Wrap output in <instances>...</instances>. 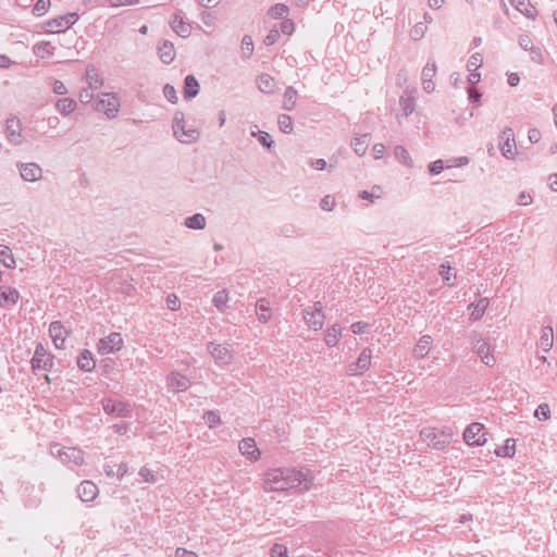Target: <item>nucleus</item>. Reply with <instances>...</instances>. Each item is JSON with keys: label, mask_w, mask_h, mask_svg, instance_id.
<instances>
[{"label": "nucleus", "mask_w": 557, "mask_h": 557, "mask_svg": "<svg viewBox=\"0 0 557 557\" xmlns=\"http://www.w3.org/2000/svg\"><path fill=\"white\" fill-rule=\"evenodd\" d=\"M312 480L308 469H270L265 473L263 490L264 492L302 493L311 487Z\"/></svg>", "instance_id": "f257e3e1"}, {"label": "nucleus", "mask_w": 557, "mask_h": 557, "mask_svg": "<svg viewBox=\"0 0 557 557\" xmlns=\"http://www.w3.org/2000/svg\"><path fill=\"white\" fill-rule=\"evenodd\" d=\"M172 128L175 138L183 144H193L199 138L198 129L193 126L187 127L183 112L177 111L174 114Z\"/></svg>", "instance_id": "f03ea898"}, {"label": "nucleus", "mask_w": 557, "mask_h": 557, "mask_svg": "<svg viewBox=\"0 0 557 557\" xmlns=\"http://www.w3.org/2000/svg\"><path fill=\"white\" fill-rule=\"evenodd\" d=\"M52 456L59 458L63 463L78 467L84 463V451L77 447H64L59 443H53L50 446Z\"/></svg>", "instance_id": "7ed1b4c3"}, {"label": "nucleus", "mask_w": 557, "mask_h": 557, "mask_svg": "<svg viewBox=\"0 0 557 557\" xmlns=\"http://www.w3.org/2000/svg\"><path fill=\"white\" fill-rule=\"evenodd\" d=\"M451 432L436 431L433 428H424L420 432L421 440L426 443L429 447L441 450L448 446L451 442Z\"/></svg>", "instance_id": "20e7f679"}, {"label": "nucleus", "mask_w": 557, "mask_h": 557, "mask_svg": "<svg viewBox=\"0 0 557 557\" xmlns=\"http://www.w3.org/2000/svg\"><path fill=\"white\" fill-rule=\"evenodd\" d=\"M78 17L79 16L77 13L71 12L64 15L50 18L45 23L44 29L46 33L50 34L63 33L71 28L78 21Z\"/></svg>", "instance_id": "39448f33"}, {"label": "nucleus", "mask_w": 557, "mask_h": 557, "mask_svg": "<svg viewBox=\"0 0 557 557\" xmlns=\"http://www.w3.org/2000/svg\"><path fill=\"white\" fill-rule=\"evenodd\" d=\"M94 109L104 113L108 119H114L120 111V100L114 94H101L95 102Z\"/></svg>", "instance_id": "423d86ee"}, {"label": "nucleus", "mask_w": 557, "mask_h": 557, "mask_svg": "<svg viewBox=\"0 0 557 557\" xmlns=\"http://www.w3.org/2000/svg\"><path fill=\"white\" fill-rule=\"evenodd\" d=\"M207 350L218 366H228L233 361L234 352L230 344H215L213 342H209Z\"/></svg>", "instance_id": "0eeeda50"}, {"label": "nucleus", "mask_w": 557, "mask_h": 557, "mask_svg": "<svg viewBox=\"0 0 557 557\" xmlns=\"http://www.w3.org/2000/svg\"><path fill=\"white\" fill-rule=\"evenodd\" d=\"M30 363L35 374L40 370L50 371L53 366V356L47 351L42 344H37Z\"/></svg>", "instance_id": "6e6552de"}, {"label": "nucleus", "mask_w": 557, "mask_h": 557, "mask_svg": "<svg viewBox=\"0 0 557 557\" xmlns=\"http://www.w3.org/2000/svg\"><path fill=\"white\" fill-rule=\"evenodd\" d=\"M102 408L107 414H111L120 418L131 417L133 412V406L128 401L116 400L107 398L102 400Z\"/></svg>", "instance_id": "1a4fd4ad"}, {"label": "nucleus", "mask_w": 557, "mask_h": 557, "mask_svg": "<svg viewBox=\"0 0 557 557\" xmlns=\"http://www.w3.org/2000/svg\"><path fill=\"white\" fill-rule=\"evenodd\" d=\"M325 315L323 313V307L320 301L315 302L312 307L304 309V320L307 325L314 330H321L324 325Z\"/></svg>", "instance_id": "9d476101"}, {"label": "nucleus", "mask_w": 557, "mask_h": 557, "mask_svg": "<svg viewBox=\"0 0 557 557\" xmlns=\"http://www.w3.org/2000/svg\"><path fill=\"white\" fill-rule=\"evenodd\" d=\"M485 428L482 423L473 422L463 432V441L470 446H482L486 443Z\"/></svg>", "instance_id": "9b49d317"}, {"label": "nucleus", "mask_w": 557, "mask_h": 557, "mask_svg": "<svg viewBox=\"0 0 557 557\" xmlns=\"http://www.w3.org/2000/svg\"><path fill=\"white\" fill-rule=\"evenodd\" d=\"M5 136L10 144L14 146L24 143L23 126L16 116H11L5 122Z\"/></svg>", "instance_id": "f8f14e48"}, {"label": "nucleus", "mask_w": 557, "mask_h": 557, "mask_svg": "<svg viewBox=\"0 0 557 557\" xmlns=\"http://www.w3.org/2000/svg\"><path fill=\"white\" fill-rule=\"evenodd\" d=\"M123 343L122 335L117 332H113L98 342V352L107 355L119 351L123 347Z\"/></svg>", "instance_id": "ddd939ff"}, {"label": "nucleus", "mask_w": 557, "mask_h": 557, "mask_svg": "<svg viewBox=\"0 0 557 557\" xmlns=\"http://www.w3.org/2000/svg\"><path fill=\"white\" fill-rule=\"evenodd\" d=\"M502 143L499 149L502 154L508 159L513 160L516 158V140L515 133L511 127H505L500 135Z\"/></svg>", "instance_id": "4468645a"}, {"label": "nucleus", "mask_w": 557, "mask_h": 557, "mask_svg": "<svg viewBox=\"0 0 557 557\" xmlns=\"http://www.w3.org/2000/svg\"><path fill=\"white\" fill-rule=\"evenodd\" d=\"M20 292L15 287L0 285V307L11 310L20 300Z\"/></svg>", "instance_id": "2eb2a0df"}, {"label": "nucleus", "mask_w": 557, "mask_h": 557, "mask_svg": "<svg viewBox=\"0 0 557 557\" xmlns=\"http://www.w3.org/2000/svg\"><path fill=\"white\" fill-rule=\"evenodd\" d=\"M371 364V350L363 349L359 355L356 362L350 363L347 367V373L349 375H360L366 372Z\"/></svg>", "instance_id": "dca6fc26"}, {"label": "nucleus", "mask_w": 557, "mask_h": 557, "mask_svg": "<svg viewBox=\"0 0 557 557\" xmlns=\"http://www.w3.org/2000/svg\"><path fill=\"white\" fill-rule=\"evenodd\" d=\"M238 449L251 462L260 459L261 451L257 447L256 441L251 437L243 438L238 444Z\"/></svg>", "instance_id": "f3484780"}, {"label": "nucleus", "mask_w": 557, "mask_h": 557, "mask_svg": "<svg viewBox=\"0 0 557 557\" xmlns=\"http://www.w3.org/2000/svg\"><path fill=\"white\" fill-rule=\"evenodd\" d=\"M21 176L26 182H36L42 177L41 168L35 162L17 163Z\"/></svg>", "instance_id": "a211bd4d"}, {"label": "nucleus", "mask_w": 557, "mask_h": 557, "mask_svg": "<svg viewBox=\"0 0 557 557\" xmlns=\"http://www.w3.org/2000/svg\"><path fill=\"white\" fill-rule=\"evenodd\" d=\"M49 335L58 349L64 348L67 331L60 321H53L49 325Z\"/></svg>", "instance_id": "6ab92c4d"}, {"label": "nucleus", "mask_w": 557, "mask_h": 557, "mask_svg": "<svg viewBox=\"0 0 557 557\" xmlns=\"http://www.w3.org/2000/svg\"><path fill=\"white\" fill-rule=\"evenodd\" d=\"M472 349L481 358L483 363L486 366L494 364L495 358L492 354H490V345L483 338H478L474 341Z\"/></svg>", "instance_id": "aec40b11"}, {"label": "nucleus", "mask_w": 557, "mask_h": 557, "mask_svg": "<svg viewBox=\"0 0 557 557\" xmlns=\"http://www.w3.org/2000/svg\"><path fill=\"white\" fill-rule=\"evenodd\" d=\"M399 107L400 114H397V119L399 120L401 116L407 117L414 111L416 108V98L412 91L405 90L404 95L399 98Z\"/></svg>", "instance_id": "412c9836"}, {"label": "nucleus", "mask_w": 557, "mask_h": 557, "mask_svg": "<svg viewBox=\"0 0 557 557\" xmlns=\"http://www.w3.org/2000/svg\"><path fill=\"white\" fill-rule=\"evenodd\" d=\"M77 494L82 502H92L98 496L99 488L92 481L85 480L79 484Z\"/></svg>", "instance_id": "4be33fe9"}, {"label": "nucleus", "mask_w": 557, "mask_h": 557, "mask_svg": "<svg viewBox=\"0 0 557 557\" xmlns=\"http://www.w3.org/2000/svg\"><path fill=\"white\" fill-rule=\"evenodd\" d=\"M168 386L172 388L174 392H184L188 389L190 386V381L187 376L178 373V372H171L168 375Z\"/></svg>", "instance_id": "5701e85b"}, {"label": "nucleus", "mask_w": 557, "mask_h": 557, "mask_svg": "<svg viewBox=\"0 0 557 557\" xmlns=\"http://www.w3.org/2000/svg\"><path fill=\"white\" fill-rule=\"evenodd\" d=\"M170 25L172 29L181 37L186 38L191 33V26L189 23H186L183 20V16L180 12L173 14Z\"/></svg>", "instance_id": "b1692460"}, {"label": "nucleus", "mask_w": 557, "mask_h": 557, "mask_svg": "<svg viewBox=\"0 0 557 557\" xmlns=\"http://www.w3.org/2000/svg\"><path fill=\"white\" fill-rule=\"evenodd\" d=\"M537 347L547 352L554 345V330L550 325L543 326L540 332V338L536 343Z\"/></svg>", "instance_id": "393cba45"}, {"label": "nucleus", "mask_w": 557, "mask_h": 557, "mask_svg": "<svg viewBox=\"0 0 557 557\" xmlns=\"http://www.w3.org/2000/svg\"><path fill=\"white\" fill-rule=\"evenodd\" d=\"M510 4L518 10L525 17L535 20L537 16V10L531 3L530 0H508Z\"/></svg>", "instance_id": "a878e982"}, {"label": "nucleus", "mask_w": 557, "mask_h": 557, "mask_svg": "<svg viewBox=\"0 0 557 557\" xmlns=\"http://www.w3.org/2000/svg\"><path fill=\"white\" fill-rule=\"evenodd\" d=\"M85 78L89 89L91 90L100 89L103 85L101 74L99 70L94 65H88L86 67Z\"/></svg>", "instance_id": "bb28decb"}, {"label": "nucleus", "mask_w": 557, "mask_h": 557, "mask_svg": "<svg viewBox=\"0 0 557 557\" xmlns=\"http://www.w3.org/2000/svg\"><path fill=\"white\" fill-rule=\"evenodd\" d=\"M158 55L164 64H171L175 59L174 45L169 40H163L158 47Z\"/></svg>", "instance_id": "cd10ccee"}, {"label": "nucleus", "mask_w": 557, "mask_h": 557, "mask_svg": "<svg viewBox=\"0 0 557 557\" xmlns=\"http://www.w3.org/2000/svg\"><path fill=\"white\" fill-rule=\"evenodd\" d=\"M256 313L261 323H268L272 318L270 304L265 298H260L256 304Z\"/></svg>", "instance_id": "c85d7f7f"}, {"label": "nucleus", "mask_w": 557, "mask_h": 557, "mask_svg": "<svg viewBox=\"0 0 557 557\" xmlns=\"http://www.w3.org/2000/svg\"><path fill=\"white\" fill-rule=\"evenodd\" d=\"M77 367L85 372H90L95 369L96 362L92 358L91 351L83 349L77 358Z\"/></svg>", "instance_id": "c756f323"}, {"label": "nucleus", "mask_w": 557, "mask_h": 557, "mask_svg": "<svg viewBox=\"0 0 557 557\" xmlns=\"http://www.w3.org/2000/svg\"><path fill=\"white\" fill-rule=\"evenodd\" d=\"M257 86L263 94H273L276 83L271 75L263 73L257 77Z\"/></svg>", "instance_id": "7c9ffc66"}, {"label": "nucleus", "mask_w": 557, "mask_h": 557, "mask_svg": "<svg viewBox=\"0 0 557 557\" xmlns=\"http://www.w3.org/2000/svg\"><path fill=\"white\" fill-rule=\"evenodd\" d=\"M433 343V339L430 335H423L418 344L416 345V347L413 348V355L417 359H421V358H424L430 349H431V345Z\"/></svg>", "instance_id": "2f4dec72"}, {"label": "nucleus", "mask_w": 557, "mask_h": 557, "mask_svg": "<svg viewBox=\"0 0 557 557\" xmlns=\"http://www.w3.org/2000/svg\"><path fill=\"white\" fill-rule=\"evenodd\" d=\"M342 336V327L339 324H333L325 332L324 342L329 347H334L337 345L339 338Z\"/></svg>", "instance_id": "473e14b6"}, {"label": "nucleus", "mask_w": 557, "mask_h": 557, "mask_svg": "<svg viewBox=\"0 0 557 557\" xmlns=\"http://www.w3.org/2000/svg\"><path fill=\"white\" fill-rule=\"evenodd\" d=\"M199 92V83L193 75H187L185 77V86H184V98L190 99L198 95Z\"/></svg>", "instance_id": "72a5a7b5"}, {"label": "nucleus", "mask_w": 557, "mask_h": 557, "mask_svg": "<svg viewBox=\"0 0 557 557\" xmlns=\"http://www.w3.org/2000/svg\"><path fill=\"white\" fill-rule=\"evenodd\" d=\"M0 262L8 269H14L16 267V261L11 248L2 244H0Z\"/></svg>", "instance_id": "f704fd0d"}, {"label": "nucleus", "mask_w": 557, "mask_h": 557, "mask_svg": "<svg viewBox=\"0 0 557 557\" xmlns=\"http://www.w3.org/2000/svg\"><path fill=\"white\" fill-rule=\"evenodd\" d=\"M297 96H298L297 90L293 86H288L285 89V92L283 96L282 108L286 111H292L296 106Z\"/></svg>", "instance_id": "c9c22d12"}, {"label": "nucleus", "mask_w": 557, "mask_h": 557, "mask_svg": "<svg viewBox=\"0 0 557 557\" xmlns=\"http://www.w3.org/2000/svg\"><path fill=\"white\" fill-rule=\"evenodd\" d=\"M76 101L72 98H61L55 103L57 110L63 115L71 114L76 110Z\"/></svg>", "instance_id": "e433bc0d"}, {"label": "nucleus", "mask_w": 557, "mask_h": 557, "mask_svg": "<svg viewBox=\"0 0 557 557\" xmlns=\"http://www.w3.org/2000/svg\"><path fill=\"white\" fill-rule=\"evenodd\" d=\"M370 140H371L370 134H363L359 137H355L351 143V146H352L355 152L359 156H362L366 152V150L370 144Z\"/></svg>", "instance_id": "4c0bfd02"}, {"label": "nucleus", "mask_w": 557, "mask_h": 557, "mask_svg": "<svg viewBox=\"0 0 557 557\" xmlns=\"http://www.w3.org/2000/svg\"><path fill=\"white\" fill-rule=\"evenodd\" d=\"M184 224L191 230H203L206 227V218L201 213H195L188 216Z\"/></svg>", "instance_id": "58836bf2"}, {"label": "nucleus", "mask_w": 557, "mask_h": 557, "mask_svg": "<svg viewBox=\"0 0 557 557\" xmlns=\"http://www.w3.org/2000/svg\"><path fill=\"white\" fill-rule=\"evenodd\" d=\"M227 302H228V292L226 289L216 292L212 298V304L221 312L225 311V307H226Z\"/></svg>", "instance_id": "ea45409f"}, {"label": "nucleus", "mask_w": 557, "mask_h": 557, "mask_svg": "<svg viewBox=\"0 0 557 557\" xmlns=\"http://www.w3.org/2000/svg\"><path fill=\"white\" fill-rule=\"evenodd\" d=\"M516 451V442L513 438H507L504 446L497 448L495 454L499 457H512Z\"/></svg>", "instance_id": "a19ab883"}, {"label": "nucleus", "mask_w": 557, "mask_h": 557, "mask_svg": "<svg viewBox=\"0 0 557 557\" xmlns=\"http://www.w3.org/2000/svg\"><path fill=\"white\" fill-rule=\"evenodd\" d=\"M242 58L248 60L253 53V41L251 36L245 35L240 42Z\"/></svg>", "instance_id": "79ce46f5"}, {"label": "nucleus", "mask_w": 557, "mask_h": 557, "mask_svg": "<svg viewBox=\"0 0 557 557\" xmlns=\"http://www.w3.org/2000/svg\"><path fill=\"white\" fill-rule=\"evenodd\" d=\"M490 300L488 298H481L474 306L473 311L471 312L472 320H479L483 317L486 308L488 307Z\"/></svg>", "instance_id": "37998d69"}, {"label": "nucleus", "mask_w": 557, "mask_h": 557, "mask_svg": "<svg viewBox=\"0 0 557 557\" xmlns=\"http://www.w3.org/2000/svg\"><path fill=\"white\" fill-rule=\"evenodd\" d=\"M277 125L280 131L284 134H290L293 132V121L288 114H280Z\"/></svg>", "instance_id": "c03bdc74"}, {"label": "nucleus", "mask_w": 557, "mask_h": 557, "mask_svg": "<svg viewBox=\"0 0 557 557\" xmlns=\"http://www.w3.org/2000/svg\"><path fill=\"white\" fill-rule=\"evenodd\" d=\"M450 271H451V267H450L449 262L441 264L440 274L442 276L443 282L449 287L454 286V282L451 281V278H455V276H456L455 274H451Z\"/></svg>", "instance_id": "a18cd8bd"}, {"label": "nucleus", "mask_w": 557, "mask_h": 557, "mask_svg": "<svg viewBox=\"0 0 557 557\" xmlns=\"http://www.w3.org/2000/svg\"><path fill=\"white\" fill-rule=\"evenodd\" d=\"M394 156L395 158L403 164L410 166L411 165V158L408 153V151L403 146H396L394 148Z\"/></svg>", "instance_id": "49530a36"}, {"label": "nucleus", "mask_w": 557, "mask_h": 557, "mask_svg": "<svg viewBox=\"0 0 557 557\" xmlns=\"http://www.w3.org/2000/svg\"><path fill=\"white\" fill-rule=\"evenodd\" d=\"M426 30H428V27H426L425 23L418 22L411 28L410 37L414 41L421 40L424 37Z\"/></svg>", "instance_id": "de8ad7c7"}, {"label": "nucleus", "mask_w": 557, "mask_h": 557, "mask_svg": "<svg viewBox=\"0 0 557 557\" xmlns=\"http://www.w3.org/2000/svg\"><path fill=\"white\" fill-rule=\"evenodd\" d=\"M251 136L257 137L260 144L268 149H270L274 145V140L271 135L263 131L252 132Z\"/></svg>", "instance_id": "09e8293b"}, {"label": "nucleus", "mask_w": 557, "mask_h": 557, "mask_svg": "<svg viewBox=\"0 0 557 557\" xmlns=\"http://www.w3.org/2000/svg\"><path fill=\"white\" fill-rule=\"evenodd\" d=\"M288 11L289 9L286 4L276 3L273 7H271L269 13L273 18H283L288 13Z\"/></svg>", "instance_id": "8fccbe9b"}, {"label": "nucleus", "mask_w": 557, "mask_h": 557, "mask_svg": "<svg viewBox=\"0 0 557 557\" xmlns=\"http://www.w3.org/2000/svg\"><path fill=\"white\" fill-rule=\"evenodd\" d=\"M203 420L206 424L211 429L216 426L221 422L219 412L212 410L205 412Z\"/></svg>", "instance_id": "3c124183"}, {"label": "nucleus", "mask_w": 557, "mask_h": 557, "mask_svg": "<svg viewBox=\"0 0 557 557\" xmlns=\"http://www.w3.org/2000/svg\"><path fill=\"white\" fill-rule=\"evenodd\" d=\"M50 0H37L33 8V14L41 16L48 12Z\"/></svg>", "instance_id": "603ef678"}, {"label": "nucleus", "mask_w": 557, "mask_h": 557, "mask_svg": "<svg viewBox=\"0 0 557 557\" xmlns=\"http://www.w3.org/2000/svg\"><path fill=\"white\" fill-rule=\"evenodd\" d=\"M534 416L539 420H547L550 418V408L547 404H541L535 409Z\"/></svg>", "instance_id": "864d4df0"}, {"label": "nucleus", "mask_w": 557, "mask_h": 557, "mask_svg": "<svg viewBox=\"0 0 557 557\" xmlns=\"http://www.w3.org/2000/svg\"><path fill=\"white\" fill-rule=\"evenodd\" d=\"M436 73V64L434 61H428L422 69V79H432Z\"/></svg>", "instance_id": "5fc2aeb1"}, {"label": "nucleus", "mask_w": 557, "mask_h": 557, "mask_svg": "<svg viewBox=\"0 0 557 557\" xmlns=\"http://www.w3.org/2000/svg\"><path fill=\"white\" fill-rule=\"evenodd\" d=\"M530 59L532 62L536 64H543L544 63V55L542 52V49L540 47H530Z\"/></svg>", "instance_id": "6e6d98bb"}, {"label": "nucleus", "mask_w": 557, "mask_h": 557, "mask_svg": "<svg viewBox=\"0 0 557 557\" xmlns=\"http://www.w3.org/2000/svg\"><path fill=\"white\" fill-rule=\"evenodd\" d=\"M482 62H483L482 54L479 52L473 53L469 58L467 67L469 71H473V70L476 71V69H479L482 65Z\"/></svg>", "instance_id": "4d7b16f0"}, {"label": "nucleus", "mask_w": 557, "mask_h": 557, "mask_svg": "<svg viewBox=\"0 0 557 557\" xmlns=\"http://www.w3.org/2000/svg\"><path fill=\"white\" fill-rule=\"evenodd\" d=\"M163 95L164 97L171 102V103H176L177 102V95H176V90L174 88V86L170 85V84H166L164 87H163Z\"/></svg>", "instance_id": "13d9d810"}, {"label": "nucleus", "mask_w": 557, "mask_h": 557, "mask_svg": "<svg viewBox=\"0 0 557 557\" xmlns=\"http://www.w3.org/2000/svg\"><path fill=\"white\" fill-rule=\"evenodd\" d=\"M321 209L324 211H332L335 207V199L331 195H326L321 199L320 202Z\"/></svg>", "instance_id": "bf43d9fd"}, {"label": "nucleus", "mask_w": 557, "mask_h": 557, "mask_svg": "<svg viewBox=\"0 0 557 557\" xmlns=\"http://www.w3.org/2000/svg\"><path fill=\"white\" fill-rule=\"evenodd\" d=\"M138 474L143 479L144 482H147V483L156 482V478H154L152 471L147 467H141Z\"/></svg>", "instance_id": "052dcab7"}, {"label": "nucleus", "mask_w": 557, "mask_h": 557, "mask_svg": "<svg viewBox=\"0 0 557 557\" xmlns=\"http://www.w3.org/2000/svg\"><path fill=\"white\" fill-rule=\"evenodd\" d=\"M444 168H446V164L443 160L440 159L430 163L429 171L432 175H438L444 170Z\"/></svg>", "instance_id": "680f3d73"}, {"label": "nucleus", "mask_w": 557, "mask_h": 557, "mask_svg": "<svg viewBox=\"0 0 557 557\" xmlns=\"http://www.w3.org/2000/svg\"><path fill=\"white\" fill-rule=\"evenodd\" d=\"M469 163V158L468 157H459V158H454V159H449L446 161V168H454V166H463V165H467Z\"/></svg>", "instance_id": "e2e57ef3"}, {"label": "nucleus", "mask_w": 557, "mask_h": 557, "mask_svg": "<svg viewBox=\"0 0 557 557\" xmlns=\"http://www.w3.org/2000/svg\"><path fill=\"white\" fill-rule=\"evenodd\" d=\"M166 305L170 310L176 311L181 307V301L175 294H170L166 297Z\"/></svg>", "instance_id": "0e129e2a"}, {"label": "nucleus", "mask_w": 557, "mask_h": 557, "mask_svg": "<svg viewBox=\"0 0 557 557\" xmlns=\"http://www.w3.org/2000/svg\"><path fill=\"white\" fill-rule=\"evenodd\" d=\"M271 557H287V548L282 544H274L271 548Z\"/></svg>", "instance_id": "69168bd1"}, {"label": "nucleus", "mask_w": 557, "mask_h": 557, "mask_svg": "<svg viewBox=\"0 0 557 557\" xmlns=\"http://www.w3.org/2000/svg\"><path fill=\"white\" fill-rule=\"evenodd\" d=\"M280 32L277 29H271L265 36L263 42L265 46H272L280 39Z\"/></svg>", "instance_id": "338daca9"}, {"label": "nucleus", "mask_w": 557, "mask_h": 557, "mask_svg": "<svg viewBox=\"0 0 557 557\" xmlns=\"http://www.w3.org/2000/svg\"><path fill=\"white\" fill-rule=\"evenodd\" d=\"M94 90L89 89L88 88H85V89H82L79 91V95H78V99L82 103L86 104V103H89L90 100L92 99L94 97V94H92Z\"/></svg>", "instance_id": "774afa93"}]
</instances>
